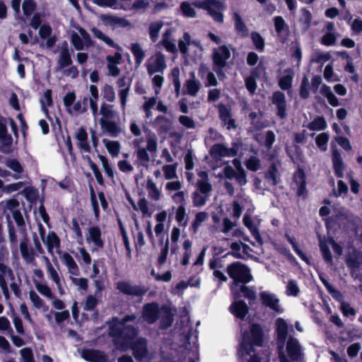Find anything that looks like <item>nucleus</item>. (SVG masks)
<instances>
[{"label":"nucleus","instance_id":"nucleus-1","mask_svg":"<svg viewBox=\"0 0 362 362\" xmlns=\"http://www.w3.org/2000/svg\"><path fill=\"white\" fill-rule=\"evenodd\" d=\"M194 6L207 11L208 13L217 23L223 22V11L225 10V5L217 0H204L202 2L194 3Z\"/></svg>","mask_w":362,"mask_h":362},{"label":"nucleus","instance_id":"nucleus-2","mask_svg":"<svg viewBox=\"0 0 362 362\" xmlns=\"http://www.w3.org/2000/svg\"><path fill=\"white\" fill-rule=\"evenodd\" d=\"M227 272L235 284H246L250 282L252 279L248 267L240 262H235L228 265Z\"/></svg>","mask_w":362,"mask_h":362},{"label":"nucleus","instance_id":"nucleus-3","mask_svg":"<svg viewBox=\"0 0 362 362\" xmlns=\"http://www.w3.org/2000/svg\"><path fill=\"white\" fill-rule=\"evenodd\" d=\"M276 340L279 349V354L281 362H290L284 352L286 339L288 337V326L283 318H278L275 322Z\"/></svg>","mask_w":362,"mask_h":362},{"label":"nucleus","instance_id":"nucleus-4","mask_svg":"<svg viewBox=\"0 0 362 362\" xmlns=\"http://www.w3.org/2000/svg\"><path fill=\"white\" fill-rule=\"evenodd\" d=\"M197 337L191 334L185 336L182 341V361L184 362H197L199 361L198 346L196 344Z\"/></svg>","mask_w":362,"mask_h":362},{"label":"nucleus","instance_id":"nucleus-5","mask_svg":"<svg viewBox=\"0 0 362 362\" xmlns=\"http://www.w3.org/2000/svg\"><path fill=\"white\" fill-rule=\"evenodd\" d=\"M120 341L115 340V348L120 351H126L129 349L134 339L138 334V329L133 325H127L122 327Z\"/></svg>","mask_w":362,"mask_h":362},{"label":"nucleus","instance_id":"nucleus-6","mask_svg":"<svg viewBox=\"0 0 362 362\" xmlns=\"http://www.w3.org/2000/svg\"><path fill=\"white\" fill-rule=\"evenodd\" d=\"M161 307L156 302L148 303L144 305L142 309V318L144 321L152 325L160 317Z\"/></svg>","mask_w":362,"mask_h":362},{"label":"nucleus","instance_id":"nucleus-7","mask_svg":"<svg viewBox=\"0 0 362 362\" xmlns=\"http://www.w3.org/2000/svg\"><path fill=\"white\" fill-rule=\"evenodd\" d=\"M116 289L123 294L132 296L141 297L144 296L148 289L139 285H131L129 281H119L116 283Z\"/></svg>","mask_w":362,"mask_h":362},{"label":"nucleus","instance_id":"nucleus-8","mask_svg":"<svg viewBox=\"0 0 362 362\" xmlns=\"http://www.w3.org/2000/svg\"><path fill=\"white\" fill-rule=\"evenodd\" d=\"M252 352H254V349L250 341L249 334L245 332L243 334V341L238 350V354L241 358L245 357L248 362H260L259 358L255 354H252Z\"/></svg>","mask_w":362,"mask_h":362},{"label":"nucleus","instance_id":"nucleus-9","mask_svg":"<svg viewBox=\"0 0 362 362\" xmlns=\"http://www.w3.org/2000/svg\"><path fill=\"white\" fill-rule=\"evenodd\" d=\"M286 358H290V362L299 361L303 358L301 346L298 340L292 337H290L286 342Z\"/></svg>","mask_w":362,"mask_h":362},{"label":"nucleus","instance_id":"nucleus-10","mask_svg":"<svg viewBox=\"0 0 362 362\" xmlns=\"http://www.w3.org/2000/svg\"><path fill=\"white\" fill-rule=\"evenodd\" d=\"M271 102L276 106V115L281 118L284 119L287 116V105L285 94L281 91L274 92L270 98Z\"/></svg>","mask_w":362,"mask_h":362},{"label":"nucleus","instance_id":"nucleus-11","mask_svg":"<svg viewBox=\"0 0 362 362\" xmlns=\"http://www.w3.org/2000/svg\"><path fill=\"white\" fill-rule=\"evenodd\" d=\"M129 349L132 350V354L138 361H142L148 354L147 340L143 337L136 339Z\"/></svg>","mask_w":362,"mask_h":362},{"label":"nucleus","instance_id":"nucleus-12","mask_svg":"<svg viewBox=\"0 0 362 362\" xmlns=\"http://www.w3.org/2000/svg\"><path fill=\"white\" fill-rule=\"evenodd\" d=\"M81 357L88 362H107L108 361V356L104 351L95 349H83Z\"/></svg>","mask_w":362,"mask_h":362},{"label":"nucleus","instance_id":"nucleus-13","mask_svg":"<svg viewBox=\"0 0 362 362\" xmlns=\"http://www.w3.org/2000/svg\"><path fill=\"white\" fill-rule=\"evenodd\" d=\"M238 148L233 147L227 148L223 144H215L210 150L211 156L215 159H220L222 157H232L237 154Z\"/></svg>","mask_w":362,"mask_h":362},{"label":"nucleus","instance_id":"nucleus-14","mask_svg":"<svg viewBox=\"0 0 362 362\" xmlns=\"http://www.w3.org/2000/svg\"><path fill=\"white\" fill-rule=\"evenodd\" d=\"M230 57V50L226 46L223 45L214 51L213 61L218 67L223 68Z\"/></svg>","mask_w":362,"mask_h":362},{"label":"nucleus","instance_id":"nucleus-15","mask_svg":"<svg viewBox=\"0 0 362 362\" xmlns=\"http://www.w3.org/2000/svg\"><path fill=\"white\" fill-rule=\"evenodd\" d=\"M0 208L2 211V214L6 216L8 223L10 220L11 214L13 215L15 211L21 208L20 202L18 199L13 198L0 202Z\"/></svg>","mask_w":362,"mask_h":362},{"label":"nucleus","instance_id":"nucleus-16","mask_svg":"<svg viewBox=\"0 0 362 362\" xmlns=\"http://www.w3.org/2000/svg\"><path fill=\"white\" fill-rule=\"evenodd\" d=\"M259 297L262 305L264 306L269 307L277 313L282 312L279 304V300L274 294L263 291L260 293Z\"/></svg>","mask_w":362,"mask_h":362},{"label":"nucleus","instance_id":"nucleus-17","mask_svg":"<svg viewBox=\"0 0 362 362\" xmlns=\"http://www.w3.org/2000/svg\"><path fill=\"white\" fill-rule=\"evenodd\" d=\"M78 148L85 153H90L91 148L89 144L88 133L83 127H79L75 134Z\"/></svg>","mask_w":362,"mask_h":362},{"label":"nucleus","instance_id":"nucleus-18","mask_svg":"<svg viewBox=\"0 0 362 362\" xmlns=\"http://www.w3.org/2000/svg\"><path fill=\"white\" fill-rule=\"evenodd\" d=\"M160 318L159 327L160 329H166L171 327L174 321V313L172 309L168 305H162Z\"/></svg>","mask_w":362,"mask_h":362},{"label":"nucleus","instance_id":"nucleus-19","mask_svg":"<svg viewBox=\"0 0 362 362\" xmlns=\"http://www.w3.org/2000/svg\"><path fill=\"white\" fill-rule=\"evenodd\" d=\"M166 68L164 55L161 52L156 54V58L152 64L147 66V71L149 75L157 72H162Z\"/></svg>","mask_w":362,"mask_h":362},{"label":"nucleus","instance_id":"nucleus-20","mask_svg":"<svg viewBox=\"0 0 362 362\" xmlns=\"http://www.w3.org/2000/svg\"><path fill=\"white\" fill-rule=\"evenodd\" d=\"M57 63L59 69H64L71 66L73 63L71 53L69 52L68 45L66 42H64L61 48Z\"/></svg>","mask_w":362,"mask_h":362},{"label":"nucleus","instance_id":"nucleus-21","mask_svg":"<svg viewBox=\"0 0 362 362\" xmlns=\"http://www.w3.org/2000/svg\"><path fill=\"white\" fill-rule=\"evenodd\" d=\"M199 180L197 181V186L200 193L209 197L212 191V186L209 182L208 173L205 171H201L198 174Z\"/></svg>","mask_w":362,"mask_h":362},{"label":"nucleus","instance_id":"nucleus-22","mask_svg":"<svg viewBox=\"0 0 362 362\" xmlns=\"http://www.w3.org/2000/svg\"><path fill=\"white\" fill-rule=\"evenodd\" d=\"M20 251L23 258L28 263H31L35 259V252L33 248H28V238L25 234L23 240L20 243Z\"/></svg>","mask_w":362,"mask_h":362},{"label":"nucleus","instance_id":"nucleus-23","mask_svg":"<svg viewBox=\"0 0 362 362\" xmlns=\"http://www.w3.org/2000/svg\"><path fill=\"white\" fill-rule=\"evenodd\" d=\"M89 236L87 238V241H91L93 244L99 247H104V241L101 238V230L98 226H91L89 230Z\"/></svg>","mask_w":362,"mask_h":362},{"label":"nucleus","instance_id":"nucleus-24","mask_svg":"<svg viewBox=\"0 0 362 362\" xmlns=\"http://www.w3.org/2000/svg\"><path fill=\"white\" fill-rule=\"evenodd\" d=\"M100 124L101 127L112 137L117 136L122 132L120 127L110 119L107 121L100 119Z\"/></svg>","mask_w":362,"mask_h":362},{"label":"nucleus","instance_id":"nucleus-25","mask_svg":"<svg viewBox=\"0 0 362 362\" xmlns=\"http://www.w3.org/2000/svg\"><path fill=\"white\" fill-rule=\"evenodd\" d=\"M61 259L62 262L69 269V272L71 274L74 276H78L80 274L79 268L69 253L64 252L61 257Z\"/></svg>","mask_w":362,"mask_h":362},{"label":"nucleus","instance_id":"nucleus-26","mask_svg":"<svg viewBox=\"0 0 362 362\" xmlns=\"http://www.w3.org/2000/svg\"><path fill=\"white\" fill-rule=\"evenodd\" d=\"M293 182L298 187L297 194L302 196L305 192L306 182L305 175L302 169H299L293 175Z\"/></svg>","mask_w":362,"mask_h":362},{"label":"nucleus","instance_id":"nucleus-27","mask_svg":"<svg viewBox=\"0 0 362 362\" xmlns=\"http://www.w3.org/2000/svg\"><path fill=\"white\" fill-rule=\"evenodd\" d=\"M332 163L336 175L338 177H342L344 173V162L341 153L337 149H334L332 151Z\"/></svg>","mask_w":362,"mask_h":362},{"label":"nucleus","instance_id":"nucleus-28","mask_svg":"<svg viewBox=\"0 0 362 362\" xmlns=\"http://www.w3.org/2000/svg\"><path fill=\"white\" fill-rule=\"evenodd\" d=\"M0 139L4 146H11L13 139L11 134H8L6 119L0 117Z\"/></svg>","mask_w":362,"mask_h":362},{"label":"nucleus","instance_id":"nucleus-29","mask_svg":"<svg viewBox=\"0 0 362 362\" xmlns=\"http://www.w3.org/2000/svg\"><path fill=\"white\" fill-rule=\"evenodd\" d=\"M248 307L246 303L243 300H239L233 303L230 305V311L237 317L243 319L248 313Z\"/></svg>","mask_w":362,"mask_h":362},{"label":"nucleus","instance_id":"nucleus-30","mask_svg":"<svg viewBox=\"0 0 362 362\" xmlns=\"http://www.w3.org/2000/svg\"><path fill=\"white\" fill-rule=\"evenodd\" d=\"M130 49L134 57L136 66L139 67L145 57V52L141 45L137 42L132 43Z\"/></svg>","mask_w":362,"mask_h":362},{"label":"nucleus","instance_id":"nucleus-31","mask_svg":"<svg viewBox=\"0 0 362 362\" xmlns=\"http://www.w3.org/2000/svg\"><path fill=\"white\" fill-rule=\"evenodd\" d=\"M41 105L43 112L46 114L47 118L52 122V118L49 115V110L47 109V107L53 105L51 89H47L45 91L43 98L41 100Z\"/></svg>","mask_w":362,"mask_h":362},{"label":"nucleus","instance_id":"nucleus-32","mask_svg":"<svg viewBox=\"0 0 362 362\" xmlns=\"http://www.w3.org/2000/svg\"><path fill=\"white\" fill-rule=\"evenodd\" d=\"M235 18V28L236 32L241 37H246L248 35L249 31L243 22L242 18L238 13H234Z\"/></svg>","mask_w":362,"mask_h":362},{"label":"nucleus","instance_id":"nucleus-33","mask_svg":"<svg viewBox=\"0 0 362 362\" xmlns=\"http://www.w3.org/2000/svg\"><path fill=\"white\" fill-rule=\"evenodd\" d=\"M91 32L93 34V35L99 39L103 41L106 45H107L110 47L113 48H117L118 45L113 41L112 39L105 35L100 30H99L97 28H91Z\"/></svg>","mask_w":362,"mask_h":362},{"label":"nucleus","instance_id":"nucleus-34","mask_svg":"<svg viewBox=\"0 0 362 362\" xmlns=\"http://www.w3.org/2000/svg\"><path fill=\"white\" fill-rule=\"evenodd\" d=\"M46 245L49 252L53 250L54 247L60 246V239L54 231L49 232L46 239Z\"/></svg>","mask_w":362,"mask_h":362},{"label":"nucleus","instance_id":"nucleus-35","mask_svg":"<svg viewBox=\"0 0 362 362\" xmlns=\"http://www.w3.org/2000/svg\"><path fill=\"white\" fill-rule=\"evenodd\" d=\"M100 114L103 116L100 119L107 121L112 119L115 117L113 105L103 102L100 105Z\"/></svg>","mask_w":362,"mask_h":362},{"label":"nucleus","instance_id":"nucleus-36","mask_svg":"<svg viewBox=\"0 0 362 362\" xmlns=\"http://www.w3.org/2000/svg\"><path fill=\"white\" fill-rule=\"evenodd\" d=\"M265 177L272 180L274 185L279 182V170L276 162L274 161L271 163L268 171L265 174Z\"/></svg>","mask_w":362,"mask_h":362},{"label":"nucleus","instance_id":"nucleus-37","mask_svg":"<svg viewBox=\"0 0 362 362\" xmlns=\"http://www.w3.org/2000/svg\"><path fill=\"white\" fill-rule=\"evenodd\" d=\"M108 153L112 156H117L120 150V144L117 141H109L106 139L103 140Z\"/></svg>","mask_w":362,"mask_h":362},{"label":"nucleus","instance_id":"nucleus-38","mask_svg":"<svg viewBox=\"0 0 362 362\" xmlns=\"http://www.w3.org/2000/svg\"><path fill=\"white\" fill-rule=\"evenodd\" d=\"M250 331L252 337V343L255 345L260 346L262 342V328L258 325H252Z\"/></svg>","mask_w":362,"mask_h":362},{"label":"nucleus","instance_id":"nucleus-39","mask_svg":"<svg viewBox=\"0 0 362 362\" xmlns=\"http://www.w3.org/2000/svg\"><path fill=\"white\" fill-rule=\"evenodd\" d=\"M90 203L93 207L95 217L98 219L100 216V207L97 200L96 194L93 187L89 185Z\"/></svg>","mask_w":362,"mask_h":362},{"label":"nucleus","instance_id":"nucleus-40","mask_svg":"<svg viewBox=\"0 0 362 362\" xmlns=\"http://www.w3.org/2000/svg\"><path fill=\"white\" fill-rule=\"evenodd\" d=\"M23 193L26 200L30 202L31 204L36 202L39 195L37 189L33 187H25L23 189Z\"/></svg>","mask_w":362,"mask_h":362},{"label":"nucleus","instance_id":"nucleus-41","mask_svg":"<svg viewBox=\"0 0 362 362\" xmlns=\"http://www.w3.org/2000/svg\"><path fill=\"white\" fill-rule=\"evenodd\" d=\"M321 93L327 97L328 103L331 105H332L334 107H337L339 105V102H338L337 98L332 92V90H330V88L328 86L323 85L321 88Z\"/></svg>","mask_w":362,"mask_h":362},{"label":"nucleus","instance_id":"nucleus-42","mask_svg":"<svg viewBox=\"0 0 362 362\" xmlns=\"http://www.w3.org/2000/svg\"><path fill=\"white\" fill-rule=\"evenodd\" d=\"M103 98L110 103H112L115 100V92L113 87L109 84H105L101 89Z\"/></svg>","mask_w":362,"mask_h":362},{"label":"nucleus","instance_id":"nucleus-43","mask_svg":"<svg viewBox=\"0 0 362 362\" xmlns=\"http://www.w3.org/2000/svg\"><path fill=\"white\" fill-rule=\"evenodd\" d=\"M146 188L148 192V196L153 200L157 201L160 199V192L156 187V184L151 179H148Z\"/></svg>","mask_w":362,"mask_h":362},{"label":"nucleus","instance_id":"nucleus-44","mask_svg":"<svg viewBox=\"0 0 362 362\" xmlns=\"http://www.w3.org/2000/svg\"><path fill=\"white\" fill-rule=\"evenodd\" d=\"M162 26V22H155L151 23L149 26V35L153 42H156L157 41L158 38V34Z\"/></svg>","mask_w":362,"mask_h":362},{"label":"nucleus","instance_id":"nucleus-45","mask_svg":"<svg viewBox=\"0 0 362 362\" xmlns=\"http://www.w3.org/2000/svg\"><path fill=\"white\" fill-rule=\"evenodd\" d=\"M136 158L140 161L141 165L147 168L150 162V157L147 152V149L144 148H139L136 151Z\"/></svg>","mask_w":362,"mask_h":362},{"label":"nucleus","instance_id":"nucleus-46","mask_svg":"<svg viewBox=\"0 0 362 362\" xmlns=\"http://www.w3.org/2000/svg\"><path fill=\"white\" fill-rule=\"evenodd\" d=\"M36 2L34 0H24L22 4L23 14L28 17L35 11Z\"/></svg>","mask_w":362,"mask_h":362},{"label":"nucleus","instance_id":"nucleus-47","mask_svg":"<svg viewBox=\"0 0 362 362\" xmlns=\"http://www.w3.org/2000/svg\"><path fill=\"white\" fill-rule=\"evenodd\" d=\"M245 166L248 170L256 172L261 167L260 159L255 156H252L245 162Z\"/></svg>","mask_w":362,"mask_h":362},{"label":"nucleus","instance_id":"nucleus-48","mask_svg":"<svg viewBox=\"0 0 362 362\" xmlns=\"http://www.w3.org/2000/svg\"><path fill=\"white\" fill-rule=\"evenodd\" d=\"M185 85L187 93L192 96H195L197 95L201 86L199 81L194 79L187 81Z\"/></svg>","mask_w":362,"mask_h":362},{"label":"nucleus","instance_id":"nucleus-49","mask_svg":"<svg viewBox=\"0 0 362 362\" xmlns=\"http://www.w3.org/2000/svg\"><path fill=\"white\" fill-rule=\"evenodd\" d=\"M327 127L326 122L323 117H318L315 118L312 122L308 125V128L310 130H322L325 129Z\"/></svg>","mask_w":362,"mask_h":362},{"label":"nucleus","instance_id":"nucleus-50","mask_svg":"<svg viewBox=\"0 0 362 362\" xmlns=\"http://www.w3.org/2000/svg\"><path fill=\"white\" fill-rule=\"evenodd\" d=\"M274 26L278 35H281L284 30L288 33V27L281 16H276L274 19Z\"/></svg>","mask_w":362,"mask_h":362},{"label":"nucleus","instance_id":"nucleus-51","mask_svg":"<svg viewBox=\"0 0 362 362\" xmlns=\"http://www.w3.org/2000/svg\"><path fill=\"white\" fill-rule=\"evenodd\" d=\"M197 45L194 42H190V35L188 33L184 34V41H182V54L188 55L189 49L197 48Z\"/></svg>","mask_w":362,"mask_h":362},{"label":"nucleus","instance_id":"nucleus-52","mask_svg":"<svg viewBox=\"0 0 362 362\" xmlns=\"http://www.w3.org/2000/svg\"><path fill=\"white\" fill-rule=\"evenodd\" d=\"M98 158L102 163L103 168L107 176L110 179H113L114 178V171H113L112 166L108 163V159L105 156H103V155H98Z\"/></svg>","mask_w":362,"mask_h":362},{"label":"nucleus","instance_id":"nucleus-53","mask_svg":"<svg viewBox=\"0 0 362 362\" xmlns=\"http://www.w3.org/2000/svg\"><path fill=\"white\" fill-rule=\"evenodd\" d=\"M48 272L50 275L51 279L54 281V283L58 286L60 293L63 294L64 291L61 286L60 277L57 272L55 270V269L52 267V265L50 263H49L48 265Z\"/></svg>","mask_w":362,"mask_h":362},{"label":"nucleus","instance_id":"nucleus-54","mask_svg":"<svg viewBox=\"0 0 362 362\" xmlns=\"http://www.w3.org/2000/svg\"><path fill=\"white\" fill-rule=\"evenodd\" d=\"M251 38L256 49L263 51L264 49V40L262 37L258 33L253 32L251 34Z\"/></svg>","mask_w":362,"mask_h":362},{"label":"nucleus","instance_id":"nucleus-55","mask_svg":"<svg viewBox=\"0 0 362 362\" xmlns=\"http://www.w3.org/2000/svg\"><path fill=\"white\" fill-rule=\"evenodd\" d=\"M309 79L307 76H304L300 86V95L303 99H307L309 97Z\"/></svg>","mask_w":362,"mask_h":362},{"label":"nucleus","instance_id":"nucleus-56","mask_svg":"<svg viewBox=\"0 0 362 362\" xmlns=\"http://www.w3.org/2000/svg\"><path fill=\"white\" fill-rule=\"evenodd\" d=\"M35 287L37 290L43 296L49 298H53L54 296H53L52 291L50 288L45 285L40 284L39 282H37L36 281H34Z\"/></svg>","mask_w":362,"mask_h":362},{"label":"nucleus","instance_id":"nucleus-57","mask_svg":"<svg viewBox=\"0 0 362 362\" xmlns=\"http://www.w3.org/2000/svg\"><path fill=\"white\" fill-rule=\"evenodd\" d=\"M6 164L8 168L16 173H22L23 172V168L17 159H9L6 161Z\"/></svg>","mask_w":362,"mask_h":362},{"label":"nucleus","instance_id":"nucleus-58","mask_svg":"<svg viewBox=\"0 0 362 362\" xmlns=\"http://www.w3.org/2000/svg\"><path fill=\"white\" fill-rule=\"evenodd\" d=\"M98 304V300L96 297L93 295H88L86 298L83 309L87 311H92L96 308Z\"/></svg>","mask_w":362,"mask_h":362},{"label":"nucleus","instance_id":"nucleus-59","mask_svg":"<svg viewBox=\"0 0 362 362\" xmlns=\"http://www.w3.org/2000/svg\"><path fill=\"white\" fill-rule=\"evenodd\" d=\"M130 89V83L127 84V86L121 90H119V97L120 99L121 107L123 110L126 108V104L127 101V97L129 95Z\"/></svg>","mask_w":362,"mask_h":362},{"label":"nucleus","instance_id":"nucleus-60","mask_svg":"<svg viewBox=\"0 0 362 362\" xmlns=\"http://www.w3.org/2000/svg\"><path fill=\"white\" fill-rule=\"evenodd\" d=\"M172 76H173V83L175 86V90L176 92L177 95L180 94V90L181 87L179 75H180V69L178 67H175L172 70L171 72Z\"/></svg>","mask_w":362,"mask_h":362},{"label":"nucleus","instance_id":"nucleus-61","mask_svg":"<svg viewBox=\"0 0 362 362\" xmlns=\"http://www.w3.org/2000/svg\"><path fill=\"white\" fill-rule=\"evenodd\" d=\"M169 252L168 240H167L165 246L161 249L160 253L158 258V266H162L167 259Z\"/></svg>","mask_w":362,"mask_h":362},{"label":"nucleus","instance_id":"nucleus-62","mask_svg":"<svg viewBox=\"0 0 362 362\" xmlns=\"http://www.w3.org/2000/svg\"><path fill=\"white\" fill-rule=\"evenodd\" d=\"M29 296L35 308H41L44 305V300L33 290L30 291Z\"/></svg>","mask_w":362,"mask_h":362},{"label":"nucleus","instance_id":"nucleus-63","mask_svg":"<svg viewBox=\"0 0 362 362\" xmlns=\"http://www.w3.org/2000/svg\"><path fill=\"white\" fill-rule=\"evenodd\" d=\"M292 81H293L292 76L285 75L279 79V85L281 89L287 90L291 86Z\"/></svg>","mask_w":362,"mask_h":362},{"label":"nucleus","instance_id":"nucleus-64","mask_svg":"<svg viewBox=\"0 0 362 362\" xmlns=\"http://www.w3.org/2000/svg\"><path fill=\"white\" fill-rule=\"evenodd\" d=\"M299 293V288L294 280H291L288 281L286 286V294L288 296H296Z\"/></svg>","mask_w":362,"mask_h":362}]
</instances>
